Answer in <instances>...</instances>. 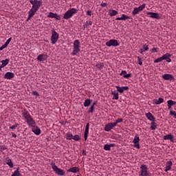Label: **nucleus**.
Segmentation results:
<instances>
[{
	"label": "nucleus",
	"instance_id": "1",
	"mask_svg": "<svg viewBox=\"0 0 176 176\" xmlns=\"http://www.w3.org/2000/svg\"><path fill=\"white\" fill-rule=\"evenodd\" d=\"M73 47L72 56H76V54L80 52V42L79 40H75L74 41Z\"/></svg>",
	"mask_w": 176,
	"mask_h": 176
},
{
	"label": "nucleus",
	"instance_id": "2",
	"mask_svg": "<svg viewBox=\"0 0 176 176\" xmlns=\"http://www.w3.org/2000/svg\"><path fill=\"white\" fill-rule=\"evenodd\" d=\"M76 13H78V10L76 8H71L64 14L63 19H65V20H68L71 19L74 14H76Z\"/></svg>",
	"mask_w": 176,
	"mask_h": 176
},
{
	"label": "nucleus",
	"instance_id": "3",
	"mask_svg": "<svg viewBox=\"0 0 176 176\" xmlns=\"http://www.w3.org/2000/svg\"><path fill=\"white\" fill-rule=\"evenodd\" d=\"M139 176H151V173L148 171V166L146 165L142 164L140 166Z\"/></svg>",
	"mask_w": 176,
	"mask_h": 176
},
{
	"label": "nucleus",
	"instance_id": "4",
	"mask_svg": "<svg viewBox=\"0 0 176 176\" xmlns=\"http://www.w3.org/2000/svg\"><path fill=\"white\" fill-rule=\"evenodd\" d=\"M59 34L53 29L52 30V36H51V42L52 45H56L57 43V41H58Z\"/></svg>",
	"mask_w": 176,
	"mask_h": 176
},
{
	"label": "nucleus",
	"instance_id": "5",
	"mask_svg": "<svg viewBox=\"0 0 176 176\" xmlns=\"http://www.w3.org/2000/svg\"><path fill=\"white\" fill-rule=\"evenodd\" d=\"M25 120H26L27 124H28V126L30 127L36 126V122H35V120H34V118L31 116V115L28 117H26Z\"/></svg>",
	"mask_w": 176,
	"mask_h": 176
},
{
	"label": "nucleus",
	"instance_id": "6",
	"mask_svg": "<svg viewBox=\"0 0 176 176\" xmlns=\"http://www.w3.org/2000/svg\"><path fill=\"white\" fill-rule=\"evenodd\" d=\"M25 120H26L27 124H28V126L30 127L36 126V122H35V120H34V118L31 116V115L28 117H26Z\"/></svg>",
	"mask_w": 176,
	"mask_h": 176
},
{
	"label": "nucleus",
	"instance_id": "7",
	"mask_svg": "<svg viewBox=\"0 0 176 176\" xmlns=\"http://www.w3.org/2000/svg\"><path fill=\"white\" fill-rule=\"evenodd\" d=\"M25 120H26L27 124H28V126L30 127L36 126V122H35V120H34V118L31 116V115L28 117H26Z\"/></svg>",
	"mask_w": 176,
	"mask_h": 176
},
{
	"label": "nucleus",
	"instance_id": "8",
	"mask_svg": "<svg viewBox=\"0 0 176 176\" xmlns=\"http://www.w3.org/2000/svg\"><path fill=\"white\" fill-rule=\"evenodd\" d=\"M120 45L119 41H118L116 39H111L109 41L106 43V46H108L109 47H111V46H114V47H116Z\"/></svg>",
	"mask_w": 176,
	"mask_h": 176
},
{
	"label": "nucleus",
	"instance_id": "9",
	"mask_svg": "<svg viewBox=\"0 0 176 176\" xmlns=\"http://www.w3.org/2000/svg\"><path fill=\"white\" fill-rule=\"evenodd\" d=\"M52 168L54 170V171H55L56 174H57L58 175H65V172H64V170L61 168H59L57 166L54 165L52 166Z\"/></svg>",
	"mask_w": 176,
	"mask_h": 176
},
{
	"label": "nucleus",
	"instance_id": "10",
	"mask_svg": "<svg viewBox=\"0 0 176 176\" xmlns=\"http://www.w3.org/2000/svg\"><path fill=\"white\" fill-rule=\"evenodd\" d=\"M42 3H43V1H42V0H39L37 3L32 4V9L34 10L36 12H38L41 6H42Z\"/></svg>",
	"mask_w": 176,
	"mask_h": 176
},
{
	"label": "nucleus",
	"instance_id": "11",
	"mask_svg": "<svg viewBox=\"0 0 176 176\" xmlns=\"http://www.w3.org/2000/svg\"><path fill=\"white\" fill-rule=\"evenodd\" d=\"M114 127H116L114 122H109L104 126V131H111Z\"/></svg>",
	"mask_w": 176,
	"mask_h": 176
},
{
	"label": "nucleus",
	"instance_id": "12",
	"mask_svg": "<svg viewBox=\"0 0 176 176\" xmlns=\"http://www.w3.org/2000/svg\"><path fill=\"white\" fill-rule=\"evenodd\" d=\"M146 14L148 16H150V17H151V19H157V20H159V19H160V15H159V13H157V12H147Z\"/></svg>",
	"mask_w": 176,
	"mask_h": 176
},
{
	"label": "nucleus",
	"instance_id": "13",
	"mask_svg": "<svg viewBox=\"0 0 176 176\" xmlns=\"http://www.w3.org/2000/svg\"><path fill=\"white\" fill-rule=\"evenodd\" d=\"M133 144H135V148L140 149V136L136 135L133 141Z\"/></svg>",
	"mask_w": 176,
	"mask_h": 176
},
{
	"label": "nucleus",
	"instance_id": "14",
	"mask_svg": "<svg viewBox=\"0 0 176 176\" xmlns=\"http://www.w3.org/2000/svg\"><path fill=\"white\" fill-rule=\"evenodd\" d=\"M90 127V124L88 122L86 124L85 126V133H84V140L85 141H87V137H89V129Z\"/></svg>",
	"mask_w": 176,
	"mask_h": 176
},
{
	"label": "nucleus",
	"instance_id": "15",
	"mask_svg": "<svg viewBox=\"0 0 176 176\" xmlns=\"http://www.w3.org/2000/svg\"><path fill=\"white\" fill-rule=\"evenodd\" d=\"M47 54H41L38 56L37 60L38 61H46V60H47Z\"/></svg>",
	"mask_w": 176,
	"mask_h": 176
},
{
	"label": "nucleus",
	"instance_id": "16",
	"mask_svg": "<svg viewBox=\"0 0 176 176\" xmlns=\"http://www.w3.org/2000/svg\"><path fill=\"white\" fill-rule=\"evenodd\" d=\"M162 78L163 79H164V80H174V76L168 74H165L162 75Z\"/></svg>",
	"mask_w": 176,
	"mask_h": 176
},
{
	"label": "nucleus",
	"instance_id": "17",
	"mask_svg": "<svg viewBox=\"0 0 176 176\" xmlns=\"http://www.w3.org/2000/svg\"><path fill=\"white\" fill-rule=\"evenodd\" d=\"M146 117L148 120H151V122H156V118L151 112L146 113Z\"/></svg>",
	"mask_w": 176,
	"mask_h": 176
},
{
	"label": "nucleus",
	"instance_id": "18",
	"mask_svg": "<svg viewBox=\"0 0 176 176\" xmlns=\"http://www.w3.org/2000/svg\"><path fill=\"white\" fill-rule=\"evenodd\" d=\"M163 140H170V142H174V136L171 133H169L166 135H164L163 137Z\"/></svg>",
	"mask_w": 176,
	"mask_h": 176
},
{
	"label": "nucleus",
	"instance_id": "19",
	"mask_svg": "<svg viewBox=\"0 0 176 176\" xmlns=\"http://www.w3.org/2000/svg\"><path fill=\"white\" fill-rule=\"evenodd\" d=\"M13 78H14V73H12L10 72L6 73L4 75L5 79H13Z\"/></svg>",
	"mask_w": 176,
	"mask_h": 176
},
{
	"label": "nucleus",
	"instance_id": "20",
	"mask_svg": "<svg viewBox=\"0 0 176 176\" xmlns=\"http://www.w3.org/2000/svg\"><path fill=\"white\" fill-rule=\"evenodd\" d=\"M32 131L36 134V135H39L41 134V129L38 126L34 125V126H32Z\"/></svg>",
	"mask_w": 176,
	"mask_h": 176
},
{
	"label": "nucleus",
	"instance_id": "21",
	"mask_svg": "<svg viewBox=\"0 0 176 176\" xmlns=\"http://www.w3.org/2000/svg\"><path fill=\"white\" fill-rule=\"evenodd\" d=\"M173 166V162L171 161H168L166 164L165 167V173H167V171H170L171 170V166Z\"/></svg>",
	"mask_w": 176,
	"mask_h": 176
},
{
	"label": "nucleus",
	"instance_id": "22",
	"mask_svg": "<svg viewBox=\"0 0 176 176\" xmlns=\"http://www.w3.org/2000/svg\"><path fill=\"white\" fill-rule=\"evenodd\" d=\"M163 102H164V99H163V98H159L158 100L154 99L153 100V104H155L156 105L163 104Z\"/></svg>",
	"mask_w": 176,
	"mask_h": 176
},
{
	"label": "nucleus",
	"instance_id": "23",
	"mask_svg": "<svg viewBox=\"0 0 176 176\" xmlns=\"http://www.w3.org/2000/svg\"><path fill=\"white\" fill-rule=\"evenodd\" d=\"M8 153V148H6V146L1 145L0 146V155H6V153Z\"/></svg>",
	"mask_w": 176,
	"mask_h": 176
},
{
	"label": "nucleus",
	"instance_id": "24",
	"mask_svg": "<svg viewBox=\"0 0 176 176\" xmlns=\"http://www.w3.org/2000/svg\"><path fill=\"white\" fill-rule=\"evenodd\" d=\"M117 89V91H118V93H123L124 91V90H129V87H119V86H116V87Z\"/></svg>",
	"mask_w": 176,
	"mask_h": 176
},
{
	"label": "nucleus",
	"instance_id": "25",
	"mask_svg": "<svg viewBox=\"0 0 176 176\" xmlns=\"http://www.w3.org/2000/svg\"><path fill=\"white\" fill-rule=\"evenodd\" d=\"M30 116L31 114H30V112L28 111L27 109H23L22 110V116L23 118H24V119H25L26 118H28Z\"/></svg>",
	"mask_w": 176,
	"mask_h": 176
},
{
	"label": "nucleus",
	"instance_id": "26",
	"mask_svg": "<svg viewBox=\"0 0 176 176\" xmlns=\"http://www.w3.org/2000/svg\"><path fill=\"white\" fill-rule=\"evenodd\" d=\"M68 173H79V168L74 166L67 170Z\"/></svg>",
	"mask_w": 176,
	"mask_h": 176
},
{
	"label": "nucleus",
	"instance_id": "27",
	"mask_svg": "<svg viewBox=\"0 0 176 176\" xmlns=\"http://www.w3.org/2000/svg\"><path fill=\"white\" fill-rule=\"evenodd\" d=\"M111 95L113 96L112 100H119V93L118 91H112Z\"/></svg>",
	"mask_w": 176,
	"mask_h": 176
},
{
	"label": "nucleus",
	"instance_id": "28",
	"mask_svg": "<svg viewBox=\"0 0 176 176\" xmlns=\"http://www.w3.org/2000/svg\"><path fill=\"white\" fill-rule=\"evenodd\" d=\"M150 129L151 130H155L157 129V124L156 123V121L151 122Z\"/></svg>",
	"mask_w": 176,
	"mask_h": 176
},
{
	"label": "nucleus",
	"instance_id": "29",
	"mask_svg": "<svg viewBox=\"0 0 176 176\" xmlns=\"http://www.w3.org/2000/svg\"><path fill=\"white\" fill-rule=\"evenodd\" d=\"M93 25V21H87L85 22V23L83 25V30H85V28H89V25Z\"/></svg>",
	"mask_w": 176,
	"mask_h": 176
},
{
	"label": "nucleus",
	"instance_id": "30",
	"mask_svg": "<svg viewBox=\"0 0 176 176\" xmlns=\"http://www.w3.org/2000/svg\"><path fill=\"white\" fill-rule=\"evenodd\" d=\"M96 67L98 69H99V71H101V69L104 68V63H97L96 64Z\"/></svg>",
	"mask_w": 176,
	"mask_h": 176
},
{
	"label": "nucleus",
	"instance_id": "31",
	"mask_svg": "<svg viewBox=\"0 0 176 176\" xmlns=\"http://www.w3.org/2000/svg\"><path fill=\"white\" fill-rule=\"evenodd\" d=\"M109 14L111 17H113V16H116V14H118V11L115 10H110L109 11Z\"/></svg>",
	"mask_w": 176,
	"mask_h": 176
},
{
	"label": "nucleus",
	"instance_id": "32",
	"mask_svg": "<svg viewBox=\"0 0 176 176\" xmlns=\"http://www.w3.org/2000/svg\"><path fill=\"white\" fill-rule=\"evenodd\" d=\"M6 164H8L10 168H13V162H12V160L10 158L6 159Z\"/></svg>",
	"mask_w": 176,
	"mask_h": 176
},
{
	"label": "nucleus",
	"instance_id": "33",
	"mask_svg": "<svg viewBox=\"0 0 176 176\" xmlns=\"http://www.w3.org/2000/svg\"><path fill=\"white\" fill-rule=\"evenodd\" d=\"M20 168L18 167L16 170L13 173V174L11 176H21V173H20Z\"/></svg>",
	"mask_w": 176,
	"mask_h": 176
},
{
	"label": "nucleus",
	"instance_id": "34",
	"mask_svg": "<svg viewBox=\"0 0 176 176\" xmlns=\"http://www.w3.org/2000/svg\"><path fill=\"white\" fill-rule=\"evenodd\" d=\"M73 139H74V135H72V133H71L69 132L66 133V140L69 141Z\"/></svg>",
	"mask_w": 176,
	"mask_h": 176
},
{
	"label": "nucleus",
	"instance_id": "35",
	"mask_svg": "<svg viewBox=\"0 0 176 176\" xmlns=\"http://www.w3.org/2000/svg\"><path fill=\"white\" fill-rule=\"evenodd\" d=\"M91 104V100L90 99H86L84 102V107H90Z\"/></svg>",
	"mask_w": 176,
	"mask_h": 176
},
{
	"label": "nucleus",
	"instance_id": "36",
	"mask_svg": "<svg viewBox=\"0 0 176 176\" xmlns=\"http://www.w3.org/2000/svg\"><path fill=\"white\" fill-rule=\"evenodd\" d=\"M9 59H6V60H3L1 61L2 64H1V67H6V65H8V64H9Z\"/></svg>",
	"mask_w": 176,
	"mask_h": 176
},
{
	"label": "nucleus",
	"instance_id": "37",
	"mask_svg": "<svg viewBox=\"0 0 176 176\" xmlns=\"http://www.w3.org/2000/svg\"><path fill=\"white\" fill-rule=\"evenodd\" d=\"M35 13H36V11H35V10H34L33 8H32V9L28 12L29 16H31L32 17H34V16H35Z\"/></svg>",
	"mask_w": 176,
	"mask_h": 176
},
{
	"label": "nucleus",
	"instance_id": "38",
	"mask_svg": "<svg viewBox=\"0 0 176 176\" xmlns=\"http://www.w3.org/2000/svg\"><path fill=\"white\" fill-rule=\"evenodd\" d=\"M148 49H149V47H148V45H143V49L140 50V53L141 54H142V53H144V52H146V50H148Z\"/></svg>",
	"mask_w": 176,
	"mask_h": 176
},
{
	"label": "nucleus",
	"instance_id": "39",
	"mask_svg": "<svg viewBox=\"0 0 176 176\" xmlns=\"http://www.w3.org/2000/svg\"><path fill=\"white\" fill-rule=\"evenodd\" d=\"M162 57L163 60H166L167 58L171 57V54L169 53H166V54H164Z\"/></svg>",
	"mask_w": 176,
	"mask_h": 176
},
{
	"label": "nucleus",
	"instance_id": "40",
	"mask_svg": "<svg viewBox=\"0 0 176 176\" xmlns=\"http://www.w3.org/2000/svg\"><path fill=\"white\" fill-rule=\"evenodd\" d=\"M138 13H140V10H138V8H135L132 11L133 16H135V14H138Z\"/></svg>",
	"mask_w": 176,
	"mask_h": 176
},
{
	"label": "nucleus",
	"instance_id": "41",
	"mask_svg": "<svg viewBox=\"0 0 176 176\" xmlns=\"http://www.w3.org/2000/svg\"><path fill=\"white\" fill-rule=\"evenodd\" d=\"M145 6H146V4L143 3L142 6H139L138 9L139 10V12H142L144 9L145 8Z\"/></svg>",
	"mask_w": 176,
	"mask_h": 176
},
{
	"label": "nucleus",
	"instance_id": "42",
	"mask_svg": "<svg viewBox=\"0 0 176 176\" xmlns=\"http://www.w3.org/2000/svg\"><path fill=\"white\" fill-rule=\"evenodd\" d=\"M122 122H123V118H118L113 123L115 124V125L116 126H118V123H122Z\"/></svg>",
	"mask_w": 176,
	"mask_h": 176
},
{
	"label": "nucleus",
	"instance_id": "43",
	"mask_svg": "<svg viewBox=\"0 0 176 176\" xmlns=\"http://www.w3.org/2000/svg\"><path fill=\"white\" fill-rule=\"evenodd\" d=\"M73 140H74V141H80V136L79 135H76L73 136Z\"/></svg>",
	"mask_w": 176,
	"mask_h": 176
},
{
	"label": "nucleus",
	"instance_id": "44",
	"mask_svg": "<svg viewBox=\"0 0 176 176\" xmlns=\"http://www.w3.org/2000/svg\"><path fill=\"white\" fill-rule=\"evenodd\" d=\"M129 19H130V16H127V15H126L124 14H122L121 20H127Z\"/></svg>",
	"mask_w": 176,
	"mask_h": 176
},
{
	"label": "nucleus",
	"instance_id": "45",
	"mask_svg": "<svg viewBox=\"0 0 176 176\" xmlns=\"http://www.w3.org/2000/svg\"><path fill=\"white\" fill-rule=\"evenodd\" d=\"M163 58H162V56H161V57H160V58H157V59H155V60H154V63H162V61H163Z\"/></svg>",
	"mask_w": 176,
	"mask_h": 176
},
{
	"label": "nucleus",
	"instance_id": "46",
	"mask_svg": "<svg viewBox=\"0 0 176 176\" xmlns=\"http://www.w3.org/2000/svg\"><path fill=\"white\" fill-rule=\"evenodd\" d=\"M56 13L50 12L47 15V17H50V19H54Z\"/></svg>",
	"mask_w": 176,
	"mask_h": 176
},
{
	"label": "nucleus",
	"instance_id": "47",
	"mask_svg": "<svg viewBox=\"0 0 176 176\" xmlns=\"http://www.w3.org/2000/svg\"><path fill=\"white\" fill-rule=\"evenodd\" d=\"M17 127H19V124H15L11 126H10V130H16V129H17Z\"/></svg>",
	"mask_w": 176,
	"mask_h": 176
},
{
	"label": "nucleus",
	"instance_id": "48",
	"mask_svg": "<svg viewBox=\"0 0 176 176\" xmlns=\"http://www.w3.org/2000/svg\"><path fill=\"white\" fill-rule=\"evenodd\" d=\"M167 104H167L168 105V109H171L173 105H174V104H172V102H170V100L167 101Z\"/></svg>",
	"mask_w": 176,
	"mask_h": 176
},
{
	"label": "nucleus",
	"instance_id": "49",
	"mask_svg": "<svg viewBox=\"0 0 176 176\" xmlns=\"http://www.w3.org/2000/svg\"><path fill=\"white\" fill-rule=\"evenodd\" d=\"M104 151H111V145L109 144H105L104 146Z\"/></svg>",
	"mask_w": 176,
	"mask_h": 176
},
{
	"label": "nucleus",
	"instance_id": "50",
	"mask_svg": "<svg viewBox=\"0 0 176 176\" xmlns=\"http://www.w3.org/2000/svg\"><path fill=\"white\" fill-rule=\"evenodd\" d=\"M93 112H94V105H91L88 110V113H93Z\"/></svg>",
	"mask_w": 176,
	"mask_h": 176
},
{
	"label": "nucleus",
	"instance_id": "51",
	"mask_svg": "<svg viewBox=\"0 0 176 176\" xmlns=\"http://www.w3.org/2000/svg\"><path fill=\"white\" fill-rule=\"evenodd\" d=\"M169 115H170L171 116H174L175 119H176V112L174 111H170L169 112Z\"/></svg>",
	"mask_w": 176,
	"mask_h": 176
},
{
	"label": "nucleus",
	"instance_id": "52",
	"mask_svg": "<svg viewBox=\"0 0 176 176\" xmlns=\"http://www.w3.org/2000/svg\"><path fill=\"white\" fill-rule=\"evenodd\" d=\"M127 74V72L126 70H122V72L120 74V76H124V75Z\"/></svg>",
	"mask_w": 176,
	"mask_h": 176
},
{
	"label": "nucleus",
	"instance_id": "53",
	"mask_svg": "<svg viewBox=\"0 0 176 176\" xmlns=\"http://www.w3.org/2000/svg\"><path fill=\"white\" fill-rule=\"evenodd\" d=\"M131 74H126V75H124L123 78H125L126 79H129V78H131Z\"/></svg>",
	"mask_w": 176,
	"mask_h": 176
},
{
	"label": "nucleus",
	"instance_id": "54",
	"mask_svg": "<svg viewBox=\"0 0 176 176\" xmlns=\"http://www.w3.org/2000/svg\"><path fill=\"white\" fill-rule=\"evenodd\" d=\"M54 19H56V20H61V16H60V15H58L56 13V14H55Z\"/></svg>",
	"mask_w": 176,
	"mask_h": 176
},
{
	"label": "nucleus",
	"instance_id": "55",
	"mask_svg": "<svg viewBox=\"0 0 176 176\" xmlns=\"http://www.w3.org/2000/svg\"><path fill=\"white\" fill-rule=\"evenodd\" d=\"M30 2L31 4H34V3H38L39 2V1L38 0H30Z\"/></svg>",
	"mask_w": 176,
	"mask_h": 176
},
{
	"label": "nucleus",
	"instance_id": "56",
	"mask_svg": "<svg viewBox=\"0 0 176 176\" xmlns=\"http://www.w3.org/2000/svg\"><path fill=\"white\" fill-rule=\"evenodd\" d=\"M157 49H159V48H157V47H153V48L151 50V52H152L153 53H157Z\"/></svg>",
	"mask_w": 176,
	"mask_h": 176
},
{
	"label": "nucleus",
	"instance_id": "57",
	"mask_svg": "<svg viewBox=\"0 0 176 176\" xmlns=\"http://www.w3.org/2000/svg\"><path fill=\"white\" fill-rule=\"evenodd\" d=\"M138 60L139 65H142V60H141V58H140V56L138 57Z\"/></svg>",
	"mask_w": 176,
	"mask_h": 176
},
{
	"label": "nucleus",
	"instance_id": "58",
	"mask_svg": "<svg viewBox=\"0 0 176 176\" xmlns=\"http://www.w3.org/2000/svg\"><path fill=\"white\" fill-rule=\"evenodd\" d=\"M32 94H33V96H36V97H38V96H39V94L36 91H34L32 92Z\"/></svg>",
	"mask_w": 176,
	"mask_h": 176
},
{
	"label": "nucleus",
	"instance_id": "59",
	"mask_svg": "<svg viewBox=\"0 0 176 176\" xmlns=\"http://www.w3.org/2000/svg\"><path fill=\"white\" fill-rule=\"evenodd\" d=\"M100 6H101V8H105V7L108 6V4L107 3H102L100 4Z\"/></svg>",
	"mask_w": 176,
	"mask_h": 176
},
{
	"label": "nucleus",
	"instance_id": "60",
	"mask_svg": "<svg viewBox=\"0 0 176 176\" xmlns=\"http://www.w3.org/2000/svg\"><path fill=\"white\" fill-rule=\"evenodd\" d=\"M11 41H12V37L9 38L6 41V43L8 44V45H9Z\"/></svg>",
	"mask_w": 176,
	"mask_h": 176
},
{
	"label": "nucleus",
	"instance_id": "61",
	"mask_svg": "<svg viewBox=\"0 0 176 176\" xmlns=\"http://www.w3.org/2000/svg\"><path fill=\"white\" fill-rule=\"evenodd\" d=\"M87 16H91V10H87Z\"/></svg>",
	"mask_w": 176,
	"mask_h": 176
},
{
	"label": "nucleus",
	"instance_id": "62",
	"mask_svg": "<svg viewBox=\"0 0 176 176\" xmlns=\"http://www.w3.org/2000/svg\"><path fill=\"white\" fill-rule=\"evenodd\" d=\"M170 100V102H172L173 105H175V104H176L175 101H174L173 100Z\"/></svg>",
	"mask_w": 176,
	"mask_h": 176
},
{
	"label": "nucleus",
	"instance_id": "63",
	"mask_svg": "<svg viewBox=\"0 0 176 176\" xmlns=\"http://www.w3.org/2000/svg\"><path fill=\"white\" fill-rule=\"evenodd\" d=\"M12 136L16 138V137H17V135H16V133H12Z\"/></svg>",
	"mask_w": 176,
	"mask_h": 176
},
{
	"label": "nucleus",
	"instance_id": "64",
	"mask_svg": "<svg viewBox=\"0 0 176 176\" xmlns=\"http://www.w3.org/2000/svg\"><path fill=\"white\" fill-rule=\"evenodd\" d=\"M166 62H167V63H171V58H168L166 59Z\"/></svg>",
	"mask_w": 176,
	"mask_h": 176
}]
</instances>
